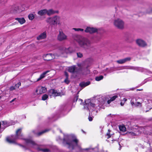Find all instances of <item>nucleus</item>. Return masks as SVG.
<instances>
[{
  "label": "nucleus",
  "instance_id": "f257e3e1",
  "mask_svg": "<svg viewBox=\"0 0 152 152\" xmlns=\"http://www.w3.org/2000/svg\"><path fill=\"white\" fill-rule=\"evenodd\" d=\"M70 48H66L64 46L59 47L58 51L54 54H47L43 56V58L45 60L50 61L55 58V56H64L66 54L71 53L70 50Z\"/></svg>",
  "mask_w": 152,
  "mask_h": 152
},
{
  "label": "nucleus",
  "instance_id": "f03ea898",
  "mask_svg": "<svg viewBox=\"0 0 152 152\" xmlns=\"http://www.w3.org/2000/svg\"><path fill=\"white\" fill-rule=\"evenodd\" d=\"M73 37L81 47L86 49L90 47L91 42L88 39L78 35H75Z\"/></svg>",
  "mask_w": 152,
  "mask_h": 152
},
{
  "label": "nucleus",
  "instance_id": "7ed1b4c3",
  "mask_svg": "<svg viewBox=\"0 0 152 152\" xmlns=\"http://www.w3.org/2000/svg\"><path fill=\"white\" fill-rule=\"evenodd\" d=\"M21 129H18L16 132V136L15 137L13 138H7V141L10 143H14L15 142V140L18 139H23V136L21 133Z\"/></svg>",
  "mask_w": 152,
  "mask_h": 152
},
{
  "label": "nucleus",
  "instance_id": "20e7f679",
  "mask_svg": "<svg viewBox=\"0 0 152 152\" xmlns=\"http://www.w3.org/2000/svg\"><path fill=\"white\" fill-rule=\"evenodd\" d=\"M46 21L47 23L52 25H54L55 24L60 25L61 24L60 17L57 16L53 17L48 18L46 19Z\"/></svg>",
  "mask_w": 152,
  "mask_h": 152
},
{
  "label": "nucleus",
  "instance_id": "39448f33",
  "mask_svg": "<svg viewBox=\"0 0 152 152\" xmlns=\"http://www.w3.org/2000/svg\"><path fill=\"white\" fill-rule=\"evenodd\" d=\"M95 105L92 103L89 99H87L85 100V104H84V109L88 110L89 112H91L94 110Z\"/></svg>",
  "mask_w": 152,
  "mask_h": 152
},
{
  "label": "nucleus",
  "instance_id": "423d86ee",
  "mask_svg": "<svg viewBox=\"0 0 152 152\" xmlns=\"http://www.w3.org/2000/svg\"><path fill=\"white\" fill-rule=\"evenodd\" d=\"M78 140L76 139H75L71 142H69L68 141H66V139L64 138V142H65L66 144L68 145L69 148H72V149L76 146H77Z\"/></svg>",
  "mask_w": 152,
  "mask_h": 152
},
{
  "label": "nucleus",
  "instance_id": "0eeeda50",
  "mask_svg": "<svg viewBox=\"0 0 152 152\" xmlns=\"http://www.w3.org/2000/svg\"><path fill=\"white\" fill-rule=\"evenodd\" d=\"M114 24L115 26L118 28L122 29L124 28V23L120 19H115L114 20Z\"/></svg>",
  "mask_w": 152,
  "mask_h": 152
},
{
  "label": "nucleus",
  "instance_id": "6e6552de",
  "mask_svg": "<svg viewBox=\"0 0 152 152\" xmlns=\"http://www.w3.org/2000/svg\"><path fill=\"white\" fill-rule=\"evenodd\" d=\"M67 36L61 30H59V34L57 36V39L60 41H62L67 39Z\"/></svg>",
  "mask_w": 152,
  "mask_h": 152
},
{
  "label": "nucleus",
  "instance_id": "1a4fd4ad",
  "mask_svg": "<svg viewBox=\"0 0 152 152\" xmlns=\"http://www.w3.org/2000/svg\"><path fill=\"white\" fill-rule=\"evenodd\" d=\"M47 91L46 88L43 87H39L36 89L35 93L37 94H41L45 93Z\"/></svg>",
  "mask_w": 152,
  "mask_h": 152
},
{
  "label": "nucleus",
  "instance_id": "9d476101",
  "mask_svg": "<svg viewBox=\"0 0 152 152\" xmlns=\"http://www.w3.org/2000/svg\"><path fill=\"white\" fill-rule=\"evenodd\" d=\"M80 69H77L75 66H72L69 67L68 71L71 73H79Z\"/></svg>",
  "mask_w": 152,
  "mask_h": 152
},
{
  "label": "nucleus",
  "instance_id": "9b49d317",
  "mask_svg": "<svg viewBox=\"0 0 152 152\" xmlns=\"http://www.w3.org/2000/svg\"><path fill=\"white\" fill-rule=\"evenodd\" d=\"M97 29L95 28L87 27L85 30V31L86 33H89L90 34H92L97 32Z\"/></svg>",
  "mask_w": 152,
  "mask_h": 152
},
{
  "label": "nucleus",
  "instance_id": "f8f14e48",
  "mask_svg": "<svg viewBox=\"0 0 152 152\" xmlns=\"http://www.w3.org/2000/svg\"><path fill=\"white\" fill-rule=\"evenodd\" d=\"M136 43L140 47H145L147 45L146 43L142 39H138L136 40Z\"/></svg>",
  "mask_w": 152,
  "mask_h": 152
},
{
  "label": "nucleus",
  "instance_id": "ddd939ff",
  "mask_svg": "<svg viewBox=\"0 0 152 152\" xmlns=\"http://www.w3.org/2000/svg\"><path fill=\"white\" fill-rule=\"evenodd\" d=\"M10 9L12 12L15 13L17 12H20L21 11L19 9V6L17 5H14L12 6Z\"/></svg>",
  "mask_w": 152,
  "mask_h": 152
},
{
  "label": "nucleus",
  "instance_id": "4468645a",
  "mask_svg": "<svg viewBox=\"0 0 152 152\" xmlns=\"http://www.w3.org/2000/svg\"><path fill=\"white\" fill-rule=\"evenodd\" d=\"M131 60V58L129 57L117 60L116 61V62L119 64H122L126 62L130 61Z\"/></svg>",
  "mask_w": 152,
  "mask_h": 152
},
{
  "label": "nucleus",
  "instance_id": "2eb2a0df",
  "mask_svg": "<svg viewBox=\"0 0 152 152\" xmlns=\"http://www.w3.org/2000/svg\"><path fill=\"white\" fill-rule=\"evenodd\" d=\"M134 100H136L134 98L132 99L131 101V104L132 106H134L135 107H141L142 106L141 103L139 102H137V103H134Z\"/></svg>",
  "mask_w": 152,
  "mask_h": 152
},
{
  "label": "nucleus",
  "instance_id": "dca6fc26",
  "mask_svg": "<svg viewBox=\"0 0 152 152\" xmlns=\"http://www.w3.org/2000/svg\"><path fill=\"white\" fill-rule=\"evenodd\" d=\"M24 140L26 144L30 145L31 146L34 147L37 145L31 139H24Z\"/></svg>",
  "mask_w": 152,
  "mask_h": 152
},
{
  "label": "nucleus",
  "instance_id": "f3484780",
  "mask_svg": "<svg viewBox=\"0 0 152 152\" xmlns=\"http://www.w3.org/2000/svg\"><path fill=\"white\" fill-rule=\"evenodd\" d=\"M50 96H56L59 95V94L56 90L51 89L50 90L48 94Z\"/></svg>",
  "mask_w": 152,
  "mask_h": 152
},
{
  "label": "nucleus",
  "instance_id": "a211bd4d",
  "mask_svg": "<svg viewBox=\"0 0 152 152\" xmlns=\"http://www.w3.org/2000/svg\"><path fill=\"white\" fill-rule=\"evenodd\" d=\"M46 32L45 31L37 37V39L38 40L44 39L46 38Z\"/></svg>",
  "mask_w": 152,
  "mask_h": 152
},
{
  "label": "nucleus",
  "instance_id": "6ab92c4d",
  "mask_svg": "<svg viewBox=\"0 0 152 152\" xmlns=\"http://www.w3.org/2000/svg\"><path fill=\"white\" fill-rule=\"evenodd\" d=\"M129 69H134L135 70H136L137 71H140V72H143V71H145L146 70V69L141 68L139 67H134V66H131Z\"/></svg>",
  "mask_w": 152,
  "mask_h": 152
},
{
  "label": "nucleus",
  "instance_id": "aec40b11",
  "mask_svg": "<svg viewBox=\"0 0 152 152\" xmlns=\"http://www.w3.org/2000/svg\"><path fill=\"white\" fill-rule=\"evenodd\" d=\"M49 72V71H47L44 72L43 73L41 74L40 76V77L37 79V81H38L44 78L45 76L47 74V73Z\"/></svg>",
  "mask_w": 152,
  "mask_h": 152
},
{
  "label": "nucleus",
  "instance_id": "412c9836",
  "mask_svg": "<svg viewBox=\"0 0 152 152\" xmlns=\"http://www.w3.org/2000/svg\"><path fill=\"white\" fill-rule=\"evenodd\" d=\"M47 12L46 9L41 10L38 12V14L42 16L45 15Z\"/></svg>",
  "mask_w": 152,
  "mask_h": 152
},
{
  "label": "nucleus",
  "instance_id": "4be33fe9",
  "mask_svg": "<svg viewBox=\"0 0 152 152\" xmlns=\"http://www.w3.org/2000/svg\"><path fill=\"white\" fill-rule=\"evenodd\" d=\"M15 20L18 21V22L21 24H23L26 22V20L24 18H15Z\"/></svg>",
  "mask_w": 152,
  "mask_h": 152
},
{
  "label": "nucleus",
  "instance_id": "5701e85b",
  "mask_svg": "<svg viewBox=\"0 0 152 152\" xmlns=\"http://www.w3.org/2000/svg\"><path fill=\"white\" fill-rule=\"evenodd\" d=\"M58 12L57 11H55L52 9H50L49 10H47L46 14L48 15H50Z\"/></svg>",
  "mask_w": 152,
  "mask_h": 152
},
{
  "label": "nucleus",
  "instance_id": "b1692460",
  "mask_svg": "<svg viewBox=\"0 0 152 152\" xmlns=\"http://www.w3.org/2000/svg\"><path fill=\"white\" fill-rule=\"evenodd\" d=\"M90 84L89 81L87 82H82L80 84V86L82 87H84Z\"/></svg>",
  "mask_w": 152,
  "mask_h": 152
},
{
  "label": "nucleus",
  "instance_id": "393cba45",
  "mask_svg": "<svg viewBox=\"0 0 152 152\" xmlns=\"http://www.w3.org/2000/svg\"><path fill=\"white\" fill-rule=\"evenodd\" d=\"M36 15L34 13H31L28 15V18L30 20H32L35 18Z\"/></svg>",
  "mask_w": 152,
  "mask_h": 152
},
{
  "label": "nucleus",
  "instance_id": "a878e982",
  "mask_svg": "<svg viewBox=\"0 0 152 152\" xmlns=\"http://www.w3.org/2000/svg\"><path fill=\"white\" fill-rule=\"evenodd\" d=\"M119 129L120 131L122 132H124L126 131V128L124 125H121L119 126Z\"/></svg>",
  "mask_w": 152,
  "mask_h": 152
},
{
  "label": "nucleus",
  "instance_id": "bb28decb",
  "mask_svg": "<svg viewBox=\"0 0 152 152\" xmlns=\"http://www.w3.org/2000/svg\"><path fill=\"white\" fill-rule=\"evenodd\" d=\"M2 125L5 127H7L10 125L6 121H2Z\"/></svg>",
  "mask_w": 152,
  "mask_h": 152
},
{
  "label": "nucleus",
  "instance_id": "cd10ccee",
  "mask_svg": "<svg viewBox=\"0 0 152 152\" xmlns=\"http://www.w3.org/2000/svg\"><path fill=\"white\" fill-rule=\"evenodd\" d=\"M37 149L38 151H41L43 152H49L50 151V150L49 149L47 148L41 149L39 148H37Z\"/></svg>",
  "mask_w": 152,
  "mask_h": 152
},
{
  "label": "nucleus",
  "instance_id": "c85d7f7f",
  "mask_svg": "<svg viewBox=\"0 0 152 152\" xmlns=\"http://www.w3.org/2000/svg\"><path fill=\"white\" fill-rule=\"evenodd\" d=\"M103 78V76L102 75H100L99 76L96 77H95V80L97 81H99L101 80Z\"/></svg>",
  "mask_w": 152,
  "mask_h": 152
},
{
  "label": "nucleus",
  "instance_id": "c756f323",
  "mask_svg": "<svg viewBox=\"0 0 152 152\" xmlns=\"http://www.w3.org/2000/svg\"><path fill=\"white\" fill-rule=\"evenodd\" d=\"M72 29L74 30L75 31H84L83 29L80 28H73Z\"/></svg>",
  "mask_w": 152,
  "mask_h": 152
},
{
  "label": "nucleus",
  "instance_id": "7c9ffc66",
  "mask_svg": "<svg viewBox=\"0 0 152 152\" xmlns=\"http://www.w3.org/2000/svg\"><path fill=\"white\" fill-rule=\"evenodd\" d=\"M48 97V96L46 94H44L42 97V99L43 100H46Z\"/></svg>",
  "mask_w": 152,
  "mask_h": 152
},
{
  "label": "nucleus",
  "instance_id": "2f4dec72",
  "mask_svg": "<svg viewBox=\"0 0 152 152\" xmlns=\"http://www.w3.org/2000/svg\"><path fill=\"white\" fill-rule=\"evenodd\" d=\"M5 41V39L3 37H0V46Z\"/></svg>",
  "mask_w": 152,
  "mask_h": 152
},
{
  "label": "nucleus",
  "instance_id": "473e14b6",
  "mask_svg": "<svg viewBox=\"0 0 152 152\" xmlns=\"http://www.w3.org/2000/svg\"><path fill=\"white\" fill-rule=\"evenodd\" d=\"M110 129H108V132L106 134V135L107 136V138L108 139L110 138L111 137L110 133Z\"/></svg>",
  "mask_w": 152,
  "mask_h": 152
},
{
  "label": "nucleus",
  "instance_id": "72a5a7b5",
  "mask_svg": "<svg viewBox=\"0 0 152 152\" xmlns=\"http://www.w3.org/2000/svg\"><path fill=\"white\" fill-rule=\"evenodd\" d=\"M48 131V130H45L43 131H42L41 132H40L38 133V135L39 136L43 134V133L46 132Z\"/></svg>",
  "mask_w": 152,
  "mask_h": 152
},
{
  "label": "nucleus",
  "instance_id": "f704fd0d",
  "mask_svg": "<svg viewBox=\"0 0 152 152\" xmlns=\"http://www.w3.org/2000/svg\"><path fill=\"white\" fill-rule=\"evenodd\" d=\"M77 56L78 57L81 58L83 57V54L81 53H77Z\"/></svg>",
  "mask_w": 152,
  "mask_h": 152
},
{
  "label": "nucleus",
  "instance_id": "c9c22d12",
  "mask_svg": "<svg viewBox=\"0 0 152 152\" xmlns=\"http://www.w3.org/2000/svg\"><path fill=\"white\" fill-rule=\"evenodd\" d=\"M64 83H66L67 84H68L70 81L69 80L68 78H66L64 80Z\"/></svg>",
  "mask_w": 152,
  "mask_h": 152
},
{
  "label": "nucleus",
  "instance_id": "e433bc0d",
  "mask_svg": "<svg viewBox=\"0 0 152 152\" xmlns=\"http://www.w3.org/2000/svg\"><path fill=\"white\" fill-rule=\"evenodd\" d=\"M118 96L117 95H115L113 96V97H111L110 99L112 101H113Z\"/></svg>",
  "mask_w": 152,
  "mask_h": 152
},
{
  "label": "nucleus",
  "instance_id": "4c0bfd02",
  "mask_svg": "<svg viewBox=\"0 0 152 152\" xmlns=\"http://www.w3.org/2000/svg\"><path fill=\"white\" fill-rule=\"evenodd\" d=\"M78 95H77V96L74 97L73 99V102H76L77 101L78 98Z\"/></svg>",
  "mask_w": 152,
  "mask_h": 152
},
{
  "label": "nucleus",
  "instance_id": "58836bf2",
  "mask_svg": "<svg viewBox=\"0 0 152 152\" xmlns=\"http://www.w3.org/2000/svg\"><path fill=\"white\" fill-rule=\"evenodd\" d=\"M16 89L15 86H11L10 88V90L12 91Z\"/></svg>",
  "mask_w": 152,
  "mask_h": 152
},
{
  "label": "nucleus",
  "instance_id": "ea45409f",
  "mask_svg": "<svg viewBox=\"0 0 152 152\" xmlns=\"http://www.w3.org/2000/svg\"><path fill=\"white\" fill-rule=\"evenodd\" d=\"M113 67H111L110 68V71H108V72H111L113 71Z\"/></svg>",
  "mask_w": 152,
  "mask_h": 152
},
{
  "label": "nucleus",
  "instance_id": "a19ab883",
  "mask_svg": "<svg viewBox=\"0 0 152 152\" xmlns=\"http://www.w3.org/2000/svg\"><path fill=\"white\" fill-rule=\"evenodd\" d=\"M64 74L66 77V78H68L69 75L68 73L66 72H65Z\"/></svg>",
  "mask_w": 152,
  "mask_h": 152
},
{
  "label": "nucleus",
  "instance_id": "79ce46f5",
  "mask_svg": "<svg viewBox=\"0 0 152 152\" xmlns=\"http://www.w3.org/2000/svg\"><path fill=\"white\" fill-rule=\"evenodd\" d=\"M88 120H89V121H92V119H93L92 117H91V116H89L88 117Z\"/></svg>",
  "mask_w": 152,
  "mask_h": 152
},
{
  "label": "nucleus",
  "instance_id": "37998d69",
  "mask_svg": "<svg viewBox=\"0 0 152 152\" xmlns=\"http://www.w3.org/2000/svg\"><path fill=\"white\" fill-rule=\"evenodd\" d=\"M129 134L130 135L132 136H134L135 135V133L133 132H130Z\"/></svg>",
  "mask_w": 152,
  "mask_h": 152
},
{
  "label": "nucleus",
  "instance_id": "c03bdc74",
  "mask_svg": "<svg viewBox=\"0 0 152 152\" xmlns=\"http://www.w3.org/2000/svg\"><path fill=\"white\" fill-rule=\"evenodd\" d=\"M112 101L111 100V99H110V100H108L107 101V102L108 104H109Z\"/></svg>",
  "mask_w": 152,
  "mask_h": 152
},
{
  "label": "nucleus",
  "instance_id": "a18cd8bd",
  "mask_svg": "<svg viewBox=\"0 0 152 152\" xmlns=\"http://www.w3.org/2000/svg\"><path fill=\"white\" fill-rule=\"evenodd\" d=\"M17 85H18V87H19L21 85V83L20 82H18L17 83Z\"/></svg>",
  "mask_w": 152,
  "mask_h": 152
},
{
  "label": "nucleus",
  "instance_id": "49530a36",
  "mask_svg": "<svg viewBox=\"0 0 152 152\" xmlns=\"http://www.w3.org/2000/svg\"><path fill=\"white\" fill-rule=\"evenodd\" d=\"M17 85H18V87H19L21 85V83L20 82H18L17 83Z\"/></svg>",
  "mask_w": 152,
  "mask_h": 152
},
{
  "label": "nucleus",
  "instance_id": "de8ad7c7",
  "mask_svg": "<svg viewBox=\"0 0 152 152\" xmlns=\"http://www.w3.org/2000/svg\"><path fill=\"white\" fill-rule=\"evenodd\" d=\"M124 102H121V103H120V104L121 105V106H123V105H124Z\"/></svg>",
  "mask_w": 152,
  "mask_h": 152
},
{
  "label": "nucleus",
  "instance_id": "09e8293b",
  "mask_svg": "<svg viewBox=\"0 0 152 152\" xmlns=\"http://www.w3.org/2000/svg\"><path fill=\"white\" fill-rule=\"evenodd\" d=\"M16 98H14V99H13L12 100H11V101H10V103H12V102H13V101H14L15 99H16Z\"/></svg>",
  "mask_w": 152,
  "mask_h": 152
},
{
  "label": "nucleus",
  "instance_id": "8fccbe9b",
  "mask_svg": "<svg viewBox=\"0 0 152 152\" xmlns=\"http://www.w3.org/2000/svg\"><path fill=\"white\" fill-rule=\"evenodd\" d=\"M15 87L16 88H18L19 87H18V85H17V84H16L15 85Z\"/></svg>",
  "mask_w": 152,
  "mask_h": 152
},
{
  "label": "nucleus",
  "instance_id": "3c124183",
  "mask_svg": "<svg viewBox=\"0 0 152 152\" xmlns=\"http://www.w3.org/2000/svg\"><path fill=\"white\" fill-rule=\"evenodd\" d=\"M123 101H124V102H126L127 101V99L126 98H124L123 99Z\"/></svg>",
  "mask_w": 152,
  "mask_h": 152
},
{
  "label": "nucleus",
  "instance_id": "603ef678",
  "mask_svg": "<svg viewBox=\"0 0 152 152\" xmlns=\"http://www.w3.org/2000/svg\"><path fill=\"white\" fill-rule=\"evenodd\" d=\"M1 125H2V123H1V122H0V129L1 128Z\"/></svg>",
  "mask_w": 152,
  "mask_h": 152
},
{
  "label": "nucleus",
  "instance_id": "864d4df0",
  "mask_svg": "<svg viewBox=\"0 0 152 152\" xmlns=\"http://www.w3.org/2000/svg\"><path fill=\"white\" fill-rule=\"evenodd\" d=\"M88 149H89V148H86V149H85L84 150H88Z\"/></svg>",
  "mask_w": 152,
  "mask_h": 152
},
{
  "label": "nucleus",
  "instance_id": "5fc2aeb1",
  "mask_svg": "<svg viewBox=\"0 0 152 152\" xmlns=\"http://www.w3.org/2000/svg\"><path fill=\"white\" fill-rule=\"evenodd\" d=\"M81 130H82V132H83V133H85V132H84V131L83 130H82V129Z\"/></svg>",
  "mask_w": 152,
  "mask_h": 152
},
{
  "label": "nucleus",
  "instance_id": "6e6d98bb",
  "mask_svg": "<svg viewBox=\"0 0 152 152\" xmlns=\"http://www.w3.org/2000/svg\"><path fill=\"white\" fill-rule=\"evenodd\" d=\"M79 100H80L81 101V102L83 101V100L82 99H79Z\"/></svg>",
  "mask_w": 152,
  "mask_h": 152
},
{
  "label": "nucleus",
  "instance_id": "4d7b16f0",
  "mask_svg": "<svg viewBox=\"0 0 152 152\" xmlns=\"http://www.w3.org/2000/svg\"><path fill=\"white\" fill-rule=\"evenodd\" d=\"M48 1H50V0H47Z\"/></svg>",
  "mask_w": 152,
  "mask_h": 152
}]
</instances>
